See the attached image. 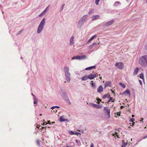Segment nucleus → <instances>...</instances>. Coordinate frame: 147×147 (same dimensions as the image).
I'll list each match as a JSON object with an SVG mask.
<instances>
[{
	"label": "nucleus",
	"mask_w": 147,
	"mask_h": 147,
	"mask_svg": "<svg viewBox=\"0 0 147 147\" xmlns=\"http://www.w3.org/2000/svg\"><path fill=\"white\" fill-rule=\"evenodd\" d=\"M138 63L142 67H147V55H145L141 56L139 59Z\"/></svg>",
	"instance_id": "f257e3e1"
},
{
	"label": "nucleus",
	"mask_w": 147,
	"mask_h": 147,
	"mask_svg": "<svg viewBox=\"0 0 147 147\" xmlns=\"http://www.w3.org/2000/svg\"><path fill=\"white\" fill-rule=\"evenodd\" d=\"M45 19L43 18L41 22L39 25L38 27L37 32L39 34L40 33L43 29L44 26L45 25Z\"/></svg>",
	"instance_id": "f03ea898"
},
{
	"label": "nucleus",
	"mask_w": 147,
	"mask_h": 147,
	"mask_svg": "<svg viewBox=\"0 0 147 147\" xmlns=\"http://www.w3.org/2000/svg\"><path fill=\"white\" fill-rule=\"evenodd\" d=\"M115 65L120 69H122L124 67L123 64L122 62H117L115 63Z\"/></svg>",
	"instance_id": "7ed1b4c3"
},
{
	"label": "nucleus",
	"mask_w": 147,
	"mask_h": 147,
	"mask_svg": "<svg viewBox=\"0 0 147 147\" xmlns=\"http://www.w3.org/2000/svg\"><path fill=\"white\" fill-rule=\"evenodd\" d=\"M87 17V15H84L83 16L79 21L78 22L79 24L82 25L85 22Z\"/></svg>",
	"instance_id": "20e7f679"
},
{
	"label": "nucleus",
	"mask_w": 147,
	"mask_h": 147,
	"mask_svg": "<svg viewBox=\"0 0 147 147\" xmlns=\"http://www.w3.org/2000/svg\"><path fill=\"white\" fill-rule=\"evenodd\" d=\"M69 69L68 67L67 66H65L64 67V70L65 73V74H70L69 72Z\"/></svg>",
	"instance_id": "39448f33"
},
{
	"label": "nucleus",
	"mask_w": 147,
	"mask_h": 147,
	"mask_svg": "<svg viewBox=\"0 0 147 147\" xmlns=\"http://www.w3.org/2000/svg\"><path fill=\"white\" fill-rule=\"evenodd\" d=\"M103 91V88L102 85L100 86L97 88V92L99 93H101Z\"/></svg>",
	"instance_id": "423d86ee"
},
{
	"label": "nucleus",
	"mask_w": 147,
	"mask_h": 147,
	"mask_svg": "<svg viewBox=\"0 0 147 147\" xmlns=\"http://www.w3.org/2000/svg\"><path fill=\"white\" fill-rule=\"evenodd\" d=\"M88 78L90 80L93 79L94 78L96 77V76L93 74H90L88 76Z\"/></svg>",
	"instance_id": "0eeeda50"
},
{
	"label": "nucleus",
	"mask_w": 147,
	"mask_h": 147,
	"mask_svg": "<svg viewBox=\"0 0 147 147\" xmlns=\"http://www.w3.org/2000/svg\"><path fill=\"white\" fill-rule=\"evenodd\" d=\"M104 109L106 111L109 117H110V109H109V108L108 107H105L104 108Z\"/></svg>",
	"instance_id": "6e6552de"
},
{
	"label": "nucleus",
	"mask_w": 147,
	"mask_h": 147,
	"mask_svg": "<svg viewBox=\"0 0 147 147\" xmlns=\"http://www.w3.org/2000/svg\"><path fill=\"white\" fill-rule=\"evenodd\" d=\"M70 74H65L66 79L67 82H69L70 81Z\"/></svg>",
	"instance_id": "1a4fd4ad"
},
{
	"label": "nucleus",
	"mask_w": 147,
	"mask_h": 147,
	"mask_svg": "<svg viewBox=\"0 0 147 147\" xmlns=\"http://www.w3.org/2000/svg\"><path fill=\"white\" fill-rule=\"evenodd\" d=\"M92 20H94L96 19H99L100 17L98 15L93 16L92 17Z\"/></svg>",
	"instance_id": "9d476101"
},
{
	"label": "nucleus",
	"mask_w": 147,
	"mask_h": 147,
	"mask_svg": "<svg viewBox=\"0 0 147 147\" xmlns=\"http://www.w3.org/2000/svg\"><path fill=\"white\" fill-rule=\"evenodd\" d=\"M114 20H112L110 21L107 22L106 24L105 25L106 26H109L112 24L114 22Z\"/></svg>",
	"instance_id": "9b49d317"
},
{
	"label": "nucleus",
	"mask_w": 147,
	"mask_h": 147,
	"mask_svg": "<svg viewBox=\"0 0 147 147\" xmlns=\"http://www.w3.org/2000/svg\"><path fill=\"white\" fill-rule=\"evenodd\" d=\"M139 70V68L138 67H136L134 69V72L133 73V75H136L138 73V71Z\"/></svg>",
	"instance_id": "f8f14e48"
},
{
	"label": "nucleus",
	"mask_w": 147,
	"mask_h": 147,
	"mask_svg": "<svg viewBox=\"0 0 147 147\" xmlns=\"http://www.w3.org/2000/svg\"><path fill=\"white\" fill-rule=\"evenodd\" d=\"M97 44L96 43H93L90 45L89 47V49H92L94 47L97 46Z\"/></svg>",
	"instance_id": "ddd939ff"
},
{
	"label": "nucleus",
	"mask_w": 147,
	"mask_h": 147,
	"mask_svg": "<svg viewBox=\"0 0 147 147\" xmlns=\"http://www.w3.org/2000/svg\"><path fill=\"white\" fill-rule=\"evenodd\" d=\"M111 83L110 81L106 82L105 84V86L106 87L107 86H111Z\"/></svg>",
	"instance_id": "4468645a"
},
{
	"label": "nucleus",
	"mask_w": 147,
	"mask_h": 147,
	"mask_svg": "<svg viewBox=\"0 0 147 147\" xmlns=\"http://www.w3.org/2000/svg\"><path fill=\"white\" fill-rule=\"evenodd\" d=\"M97 37V35H95L92 36L90 39L88 40L87 42V43H88L90 41H92V40H93L94 38H96Z\"/></svg>",
	"instance_id": "2eb2a0df"
},
{
	"label": "nucleus",
	"mask_w": 147,
	"mask_h": 147,
	"mask_svg": "<svg viewBox=\"0 0 147 147\" xmlns=\"http://www.w3.org/2000/svg\"><path fill=\"white\" fill-rule=\"evenodd\" d=\"M74 37L73 36H72L71 37V38L70 39V45H72L73 44H74Z\"/></svg>",
	"instance_id": "dca6fc26"
},
{
	"label": "nucleus",
	"mask_w": 147,
	"mask_h": 147,
	"mask_svg": "<svg viewBox=\"0 0 147 147\" xmlns=\"http://www.w3.org/2000/svg\"><path fill=\"white\" fill-rule=\"evenodd\" d=\"M93 106L96 109H100L101 108V107L99 105L95 104H92Z\"/></svg>",
	"instance_id": "f3484780"
},
{
	"label": "nucleus",
	"mask_w": 147,
	"mask_h": 147,
	"mask_svg": "<svg viewBox=\"0 0 147 147\" xmlns=\"http://www.w3.org/2000/svg\"><path fill=\"white\" fill-rule=\"evenodd\" d=\"M96 67V66H92L91 67H88L87 68L85 69V70H89L90 69H95Z\"/></svg>",
	"instance_id": "a211bd4d"
},
{
	"label": "nucleus",
	"mask_w": 147,
	"mask_h": 147,
	"mask_svg": "<svg viewBox=\"0 0 147 147\" xmlns=\"http://www.w3.org/2000/svg\"><path fill=\"white\" fill-rule=\"evenodd\" d=\"M88 78V76H87V75H86V76L83 77L82 78V80L83 81H85V80H86Z\"/></svg>",
	"instance_id": "6ab92c4d"
},
{
	"label": "nucleus",
	"mask_w": 147,
	"mask_h": 147,
	"mask_svg": "<svg viewBox=\"0 0 147 147\" xmlns=\"http://www.w3.org/2000/svg\"><path fill=\"white\" fill-rule=\"evenodd\" d=\"M110 96V95L109 94H106L104 95L103 96H102V98L103 99H105L107 98H108Z\"/></svg>",
	"instance_id": "aec40b11"
},
{
	"label": "nucleus",
	"mask_w": 147,
	"mask_h": 147,
	"mask_svg": "<svg viewBox=\"0 0 147 147\" xmlns=\"http://www.w3.org/2000/svg\"><path fill=\"white\" fill-rule=\"evenodd\" d=\"M49 6H48L45 9V10L42 13V14H43L45 13H46L47 11L49 10Z\"/></svg>",
	"instance_id": "412c9836"
},
{
	"label": "nucleus",
	"mask_w": 147,
	"mask_h": 147,
	"mask_svg": "<svg viewBox=\"0 0 147 147\" xmlns=\"http://www.w3.org/2000/svg\"><path fill=\"white\" fill-rule=\"evenodd\" d=\"M123 94H128L130 95V92L129 90H127L125 91H124L123 92Z\"/></svg>",
	"instance_id": "4be33fe9"
},
{
	"label": "nucleus",
	"mask_w": 147,
	"mask_h": 147,
	"mask_svg": "<svg viewBox=\"0 0 147 147\" xmlns=\"http://www.w3.org/2000/svg\"><path fill=\"white\" fill-rule=\"evenodd\" d=\"M65 120L64 119V117L63 116L60 117V121L63 122L65 121Z\"/></svg>",
	"instance_id": "5701e85b"
},
{
	"label": "nucleus",
	"mask_w": 147,
	"mask_h": 147,
	"mask_svg": "<svg viewBox=\"0 0 147 147\" xmlns=\"http://www.w3.org/2000/svg\"><path fill=\"white\" fill-rule=\"evenodd\" d=\"M90 84L92 87H95V84L93 82V81H91Z\"/></svg>",
	"instance_id": "b1692460"
},
{
	"label": "nucleus",
	"mask_w": 147,
	"mask_h": 147,
	"mask_svg": "<svg viewBox=\"0 0 147 147\" xmlns=\"http://www.w3.org/2000/svg\"><path fill=\"white\" fill-rule=\"evenodd\" d=\"M140 78L142 79L143 80H144V75L142 73L140 74Z\"/></svg>",
	"instance_id": "393cba45"
},
{
	"label": "nucleus",
	"mask_w": 147,
	"mask_h": 147,
	"mask_svg": "<svg viewBox=\"0 0 147 147\" xmlns=\"http://www.w3.org/2000/svg\"><path fill=\"white\" fill-rule=\"evenodd\" d=\"M111 101L112 102H114V100H113V98L112 97H110L109 98V100L108 101V103Z\"/></svg>",
	"instance_id": "a878e982"
},
{
	"label": "nucleus",
	"mask_w": 147,
	"mask_h": 147,
	"mask_svg": "<svg viewBox=\"0 0 147 147\" xmlns=\"http://www.w3.org/2000/svg\"><path fill=\"white\" fill-rule=\"evenodd\" d=\"M86 58V56H85L84 55H82V56H80V60L83 59H85Z\"/></svg>",
	"instance_id": "bb28decb"
},
{
	"label": "nucleus",
	"mask_w": 147,
	"mask_h": 147,
	"mask_svg": "<svg viewBox=\"0 0 147 147\" xmlns=\"http://www.w3.org/2000/svg\"><path fill=\"white\" fill-rule=\"evenodd\" d=\"M119 85L121 86L123 88H125V85L123 84L121 82H120L119 83Z\"/></svg>",
	"instance_id": "cd10ccee"
},
{
	"label": "nucleus",
	"mask_w": 147,
	"mask_h": 147,
	"mask_svg": "<svg viewBox=\"0 0 147 147\" xmlns=\"http://www.w3.org/2000/svg\"><path fill=\"white\" fill-rule=\"evenodd\" d=\"M34 104H37V101L36 100V97H35V98H34Z\"/></svg>",
	"instance_id": "c85d7f7f"
},
{
	"label": "nucleus",
	"mask_w": 147,
	"mask_h": 147,
	"mask_svg": "<svg viewBox=\"0 0 147 147\" xmlns=\"http://www.w3.org/2000/svg\"><path fill=\"white\" fill-rule=\"evenodd\" d=\"M37 145L39 146H40V141L39 140H38L37 141Z\"/></svg>",
	"instance_id": "c756f323"
},
{
	"label": "nucleus",
	"mask_w": 147,
	"mask_h": 147,
	"mask_svg": "<svg viewBox=\"0 0 147 147\" xmlns=\"http://www.w3.org/2000/svg\"><path fill=\"white\" fill-rule=\"evenodd\" d=\"M100 0H95V3L96 5H98Z\"/></svg>",
	"instance_id": "7c9ffc66"
},
{
	"label": "nucleus",
	"mask_w": 147,
	"mask_h": 147,
	"mask_svg": "<svg viewBox=\"0 0 147 147\" xmlns=\"http://www.w3.org/2000/svg\"><path fill=\"white\" fill-rule=\"evenodd\" d=\"M122 144L123 145H125V146H126L127 144V143H125L124 142V140H122Z\"/></svg>",
	"instance_id": "2f4dec72"
},
{
	"label": "nucleus",
	"mask_w": 147,
	"mask_h": 147,
	"mask_svg": "<svg viewBox=\"0 0 147 147\" xmlns=\"http://www.w3.org/2000/svg\"><path fill=\"white\" fill-rule=\"evenodd\" d=\"M59 108V107L57 106H53V107L51 108V109L53 110L55 108Z\"/></svg>",
	"instance_id": "473e14b6"
},
{
	"label": "nucleus",
	"mask_w": 147,
	"mask_h": 147,
	"mask_svg": "<svg viewBox=\"0 0 147 147\" xmlns=\"http://www.w3.org/2000/svg\"><path fill=\"white\" fill-rule=\"evenodd\" d=\"M120 4V3L119 2H116L115 3V5H117Z\"/></svg>",
	"instance_id": "72a5a7b5"
},
{
	"label": "nucleus",
	"mask_w": 147,
	"mask_h": 147,
	"mask_svg": "<svg viewBox=\"0 0 147 147\" xmlns=\"http://www.w3.org/2000/svg\"><path fill=\"white\" fill-rule=\"evenodd\" d=\"M76 59L80 60V56H76Z\"/></svg>",
	"instance_id": "f704fd0d"
},
{
	"label": "nucleus",
	"mask_w": 147,
	"mask_h": 147,
	"mask_svg": "<svg viewBox=\"0 0 147 147\" xmlns=\"http://www.w3.org/2000/svg\"><path fill=\"white\" fill-rule=\"evenodd\" d=\"M69 133H70V134H71V135H74V134H75L74 133V132L73 131H70L69 132Z\"/></svg>",
	"instance_id": "c9c22d12"
},
{
	"label": "nucleus",
	"mask_w": 147,
	"mask_h": 147,
	"mask_svg": "<svg viewBox=\"0 0 147 147\" xmlns=\"http://www.w3.org/2000/svg\"><path fill=\"white\" fill-rule=\"evenodd\" d=\"M97 100L98 102V104H99L100 103V102L101 101V99H99L98 98V99H97Z\"/></svg>",
	"instance_id": "e433bc0d"
},
{
	"label": "nucleus",
	"mask_w": 147,
	"mask_h": 147,
	"mask_svg": "<svg viewBox=\"0 0 147 147\" xmlns=\"http://www.w3.org/2000/svg\"><path fill=\"white\" fill-rule=\"evenodd\" d=\"M93 11H92V10H91L88 13L89 14H91L92 13H93Z\"/></svg>",
	"instance_id": "4c0bfd02"
},
{
	"label": "nucleus",
	"mask_w": 147,
	"mask_h": 147,
	"mask_svg": "<svg viewBox=\"0 0 147 147\" xmlns=\"http://www.w3.org/2000/svg\"><path fill=\"white\" fill-rule=\"evenodd\" d=\"M67 102L70 105L71 104L70 100L69 99L67 100Z\"/></svg>",
	"instance_id": "58836bf2"
},
{
	"label": "nucleus",
	"mask_w": 147,
	"mask_h": 147,
	"mask_svg": "<svg viewBox=\"0 0 147 147\" xmlns=\"http://www.w3.org/2000/svg\"><path fill=\"white\" fill-rule=\"evenodd\" d=\"M115 135H116V136H117V137L118 138H119V136H118L117 135V133H116V134H113V136H115Z\"/></svg>",
	"instance_id": "ea45409f"
},
{
	"label": "nucleus",
	"mask_w": 147,
	"mask_h": 147,
	"mask_svg": "<svg viewBox=\"0 0 147 147\" xmlns=\"http://www.w3.org/2000/svg\"><path fill=\"white\" fill-rule=\"evenodd\" d=\"M90 147H94V145L92 143H91Z\"/></svg>",
	"instance_id": "a19ab883"
},
{
	"label": "nucleus",
	"mask_w": 147,
	"mask_h": 147,
	"mask_svg": "<svg viewBox=\"0 0 147 147\" xmlns=\"http://www.w3.org/2000/svg\"><path fill=\"white\" fill-rule=\"evenodd\" d=\"M139 82H140V84L141 85H142V82L141 80H139Z\"/></svg>",
	"instance_id": "79ce46f5"
},
{
	"label": "nucleus",
	"mask_w": 147,
	"mask_h": 147,
	"mask_svg": "<svg viewBox=\"0 0 147 147\" xmlns=\"http://www.w3.org/2000/svg\"><path fill=\"white\" fill-rule=\"evenodd\" d=\"M75 59H76V56L72 58V59L73 60Z\"/></svg>",
	"instance_id": "37998d69"
},
{
	"label": "nucleus",
	"mask_w": 147,
	"mask_h": 147,
	"mask_svg": "<svg viewBox=\"0 0 147 147\" xmlns=\"http://www.w3.org/2000/svg\"><path fill=\"white\" fill-rule=\"evenodd\" d=\"M134 121V118H132L131 119V121L132 122H133Z\"/></svg>",
	"instance_id": "c03bdc74"
},
{
	"label": "nucleus",
	"mask_w": 147,
	"mask_h": 147,
	"mask_svg": "<svg viewBox=\"0 0 147 147\" xmlns=\"http://www.w3.org/2000/svg\"><path fill=\"white\" fill-rule=\"evenodd\" d=\"M143 118H141V120H140V121L141 122V121H143Z\"/></svg>",
	"instance_id": "a18cd8bd"
},
{
	"label": "nucleus",
	"mask_w": 147,
	"mask_h": 147,
	"mask_svg": "<svg viewBox=\"0 0 147 147\" xmlns=\"http://www.w3.org/2000/svg\"><path fill=\"white\" fill-rule=\"evenodd\" d=\"M53 111H54V112H55V113H56V112L57 111V110H56V109H54V110Z\"/></svg>",
	"instance_id": "49530a36"
},
{
	"label": "nucleus",
	"mask_w": 147,
	"mask_h": 147,
	"mask_svg": "<svg viewBox=\"0 0 147 147\" xmlns=\"http://www.w3.org/2000/svg\"><path fill=\"white\" fill-rule=\"evenodd\" d=\"M147 138V136H145L143 138L144 139H145L146 138Z\"/></svg>",
	"instance_id": "de8ad7c7"
},
{
	"label": "nucleus",
	"mask_w": 147,
	"mask_h": 147,
	"mask_svg": "<svg viewBox=\"0 0 147 147\" xmlns=\"http://www.w3.org/2000/svg\"><path fill=\"white\" fill-rule=\"evenodd\" d=\"M126 146H125V145H122V147H125Z\"/></svg>",
	"instance_id": "09e8293b"
},
{
	"label": "nucleus",
	"mask_w": 147,
	"mask_h": 147,
	"mask_svg": "<svg viewBox=\"0 0 147 147\" xmlns=\"http://www.w3.org/2000/svg\"><path fill=\"white\" fill-rule=\"evenodd\" d=\"M64 6H65V4H63V5H62V9H63V7H64Z\"/></svg>",
	"instance_id": "8fccbe9b"
},
{
	"label": "nucleus",
	"mask_w": 147,
	"mask_h": 147,
	"mask_svg": "<svg viewBox=\"0 0 147 147\" xmlns=\"http://www.w3.org/2000/svg\"><path fill=\"white\" fill-rule=\"evenodd\" d=\"M45 122H44V123H43V125H45H45H46L47 124H48V123H45Z\"/></svg>",
	"instance_id": "3c124183"
},
{
	"label": "nucleus",
	"mask_w": 147,
	"mask_h": 147,
	"mask_svg": "<svg viewBox=\"0 0 147 147\" xmlns=\"http://www.w3.org/2000/svg\"><path fill=\"white\" fill-rule=\"evenodd\" d=\"M123 106H121V107H120V108H121V109H123Z\"/></svg>",
	"instance_id": "603ef678"
},
{
	"label": "nucleus",
	"mask_w": 147,
	"mask_h": 147,
	"mask_svg": "<svg viewBox=\"0 0 147 147\" xmlns=\"http://www.w3.org/2000/svg\"><path fill=\"white\" fill-rule=\"evenodd\" d=\"M111 91H112V92H113V93H115V92H114V91H113L112 90H111Z\"/></svg>",
	"instance_id": "864d4df0"
},
{
	"label": "nucleus",
	"mask_w": 147,
	"mask_h": 147,
	"mask_svg": "<svg viewBox=\"0 0 147 147\" xmlns=\"http://www.w3.org/2000/svg\"><path fill=\"white\" fill-rule=\"evenodd\" d=\"M32 95L34 96V98L35 97V96L32 93Z\"/></svg>",
	"instance_id": "5fc2aeb1"
},
{
	"label": "nucleus",
	"mask_w": 147,
	"mask_h": 147,
	"mask_svg": "<svg viewBox=\"0 0 147 147\" xmlns=\"http://www.w3.org/2000/svg\"><path fill=\"white\" fill-rule=\"evenodd\" d=\"M94 75H95V76H96H96H97L98 75H97V74H95Z\"/></svg>",
	"instance_id": "6e6d98bb"
},
{
	"label": "nucleus",
	"mask_w": 147,
	"mask_h": 147,
	"mask_svg": "<svg viewBox=\"0 0 147 147\" xmlns=\"http://www.w3.org/2000/svg\"><path fill=\"white\" fill-rule=\"evenodd\" d=\"M99 78L100 79V80L102 79V77L101 76Z\"/></svg>",
	"instance_id": "4d7b16f0"
},
{
	"label": "nucleus",
	"mask_w": 147,
	"mask_h": 147,
	"mask_svg": "<svg viewBox=\"0 0 147 147\" xmlns=\"http://www.w3.org/2000/svg\"><path fill=\"white\" fill-rule=\"evenodd\" d=\"M50 121H48V123H49V124H50Z\"/></svg>",
	"instance_id": "13d9d810"
},
{
	"label": "nucleus",
	"mask_w": 147,
	"mask_h": 147,
	"mask_svg": "<svg viewBox=\"0 0 147 147\" xmlns=\"http://www.w3.org/2000/svg\"><path fill=\"white\" fill-rule=\"evenodd\" d=\"M134 115H132V117H134Z\"/></svg>",
	"instance_id": "bf43d9fd"
},
{
	"label": "nucleus",
	"mask_w": 147,
	"mask_h": 147,
	"mask_svg": "<svg viewBox=\"0 0 147 147\" xmlns=\"http://www.w3.org/2000/svg\"><path fill=\"white\" fill-rule=\"evenodd\" d=\"M133 123L132 124V125H134V123Z\"/></svg>",
	"instance_id": "052dcab7"
},
{
	"label": "nucleus",
	"mask_w": 147,
	"mask_h": 147,
	"mask_svg": "<svg viewBox=\"0 0 147 147\" xmlns=\"http://www.w3.org/2000/svg\"><path fill=\"white\" fill-rule=\"evenodd\" d=\"M52 123H55V122H52Z\"/></svg>",
	"instance_id": "680f3d73"
},
{
	"label": "nucleus",
	"mask_w": 147,
	"mask_h": 147,
	"mask_svg": "<svg viewBox=\"0 0 147 147\" xmlns=\"http://www.w3.org/2000/svg\"><path fill=\"white\" fill-rule=\"evenodd\" d=\"M78 133V134H80V133Z\"/></svg>",
	"instance_id": "e2e57ef3"
},
{
	"label": "nucleus",
	"mask_w": 147,
	"mask_h": 147,
	"mask_svg": "<svg viewBox=\"0 0 147 147\" xmlns=\"http://www.w3.org/2000/svg\"><path fill=\"white\" fill-rule=\"evenodd\" d=\"M66 147H71V146H66Z\"/></svg>",
	"instance_id": "0e129e2a"
},
{
	"label": "nucleus",
	"mask_w": 147,
	"mask_h": 147,
	"mask_svg": "<svg viewBox=\"0 0 147 147\" xmlns=\"http://www.w3.org/2000/svg\"><path fill=\"white\" fill-rule=\"evenodd\" d=\"M118 115L119 116H120V114H119L118 113Z\"/></svg>",
	"instance_id": "69168bd1"
},
{
	"label": "nucleus",
	"mask_w": 147,
	"mask_h": 147,
	"mask_svg": "<svg viewBox=\"0 0 147 147\" xmlns=\"http://www.w3.org/2000/svg\"><path fill=\"white\" fill-rule=\"evenodd\" d=\"M44 128V127H42V128Z\"/></svg>",
	"instance_id": "338daca9"
},
{
	"label": "nucleus",
	"mask_w": 147,
	"mask_h": 147,
	"mask_svg": "<svg viewBox=\"0 0 147 147\" xmlns=\"http://www.w3.org/2000/svg\"><path fill=\"white\" fill-rule=\"evenodd\" d=\"M41 16V15H39V16Z\"/></svg>",
	"instance_id": "774afa93"
}]
</instances>
